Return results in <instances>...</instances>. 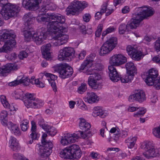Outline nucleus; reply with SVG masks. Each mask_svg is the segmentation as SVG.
Segmentation results:
<instances>
[{
  "label": "nucleus",
  "instance_id": "c9c22d12",
  "mask_svg": "<svg viewBox=\"0 0 160 160\" xmlns=\"http://www.w3.org/2000/svg\"><path fill=\"white\" fill-rule=\"evenodd\" d=\"M137 49L136 48H135L131 45H128L126 49V51L128 55L131 57L133 58L134 55H132L133 53H135L136 50Z\"/></svg>",
  "mask_w": 160,
  "mask_h": 160
},
{
  "label": "nucleus",
  "instance_id": "dca6fc26",
  "mask_svg": "<svg viewBox=\"0 0 160 160\" xmlns=\"http://www.w3.org/2000/svg\"><path fill=\"white\" fill-rule=\"evenodd\" d=\"M101 75L96 72L89 77L88 83L89 86L94 89H100L101 88Z\"/></svg>",
  "mask_w": 160,
  "mask_h": 160
},
{
  "label": "nucleus",
  "instance_id": "864d4df0",
  "mask_svg": "<svg viewBox=\"0 0 160 160\" xmlns=\"http://www.w3.org/2000/svg\"><path fill=\"white\" fill-rule=\"evenodd\" d=\"M102 123L104 125H105L104 127L101 128L100 130V133L101 136L102 137L104 138L105 137L104 133L105 131L107 130V128L106 126V123L105 122H102Z\"/></svg>",
  "mask_w": 160,
  "mask_h": 160
},
{
  "label": "nucleus",
  "instance_id": "bf43d9fd",
  "mask_svg": "<svg viewBox=\"0 0 160 160\" xmlns=\"http://www.w3.org/2000/svg\"><path fill=\"white\" fill-rule=\"evenodd\" d=\"M80 10H82L88 7V3L86 1H80Z\"/></svg>",
  "mask_w": 160,
  "mask_h": 160
},
{
  "label": "nucleus",
  "instance_id": "c85d7f7f",
  "mask_svg": "<svg viewBox=\"0 0 160 160\" xmlns=\"http://www.w3.org/2000/svg\"><path fill=\"white\" fill-rule=\"evenodd\" d=\"M93 60L90 57H88L86 58L83 62L81 64L79 68V71L81 72L82 70H86L87 68L90 67L92 65Z\"/></svg>",
  "mask_w": 160,
  "mask_h": 160
},
{
  "label": "nucleus",
  "instance_id": "9d476101",
  "mask_svg": "<svg viewBox=\"0 0 160 160\" xmlns=\"http://www.w3.org/2000/svg\"><path fill=\"white\" fill-rule=\"evenodd\" d=\"M158 76V71L156 69L152 68L149 70L145 80L146 84L149 86L153 85L156 89H160V77L156 79Z\"/></svg>",
  "mask_w": 160,
  "mask_h": 160
},
{
  "label": "nucleus",
  "instance_id": "774afa93",
  "mask_svg": "<svg viewBox=\"0 0 160 160\" xmlns=\"http://www.w3.org/2000/svg\"><path fill=\"white\" fill-rule=\"evenodd\" d=\"M151 40L152 38L150 36L146 35L144 38L143 41L144 43L148 44L151 41Z\"/></svg>",
  "mask_w": 160,
  "mask_h": 160
},
{
  "label": "nucleus",
  "instance_id": "39448f33",
  "mask_svg": "<svg viewBox=\"0 0 160 160\" xmlns=\"http://www.w3.org/2000/svg\"><path fill=\"white\" fill-rule=\"evenodd\" d=\"M46 4L41 6L39 11L38 16L37 18V20L38 22L42 23L48 22H65V18L64 16L58 13H48L45 15L48 10Z\"/></svg>",
  "mask_w": 160,
  "mask_h": 160
},
{
  "label": "nucleus",
  "instance_id": "6ab92c4d",
  "mask_svg": "<svg viewBox=\"0 0 160 160\" xmlns=\"http://www.w3.org/2000/svg\"><path fill=\"white\" fill-rule=\"evenodd\" d=\"M41 1L42 0H23L22 5L27 9L34 10L38 8Z\"/></svg>",
  "mask_w": 160,
  "mask_h": 160
},
{
  "label": "nucleus",
  "instance_id": "3c124183",
  "mask_svg": "<svg viewBox=\"0 0 160 160\" xmlns=\"http://www.w3.org/2000/svg\"><path fill=\"white\" fill-rule=\"evenodd\" d=\"M45 4L48 10H54L56 8V5L53 3L50 2L49 3H47Z\"/></svg>",
  "mask_w": 160,
  "mask_h": 160
},
{
  "label": "nucleus",
  "instance_id": "4468645a",
  "mask_svg": "<svg viewBox=\"0 0 160 160\" xmlns=\"http://www.w3.org/2000/svg\"><path fill=\"white\" fill-rule=\"evenodd\" d=\"M47 31L45 27H42L38 29L35 33L33 34L32 38L37 44H41L47 38L46 32Z\"/></svg>",
  "mask_w": 160,
  "mask_h": 160
},
{
  "label": "nucleus",
  "instance_id": "338daca9",
  "mask_svg": "<svg viewBox=\"0 0 160 160\" xmlns=\"http://www.w3.org/2000/svg\"><path fill=\"white\" fill-rule=\"evenodd\" d=\"M20 83L19 81L17 80L8 83V85L10 86H16Z\"/></svg>",
  "mask_w": 160,
  "mask_h": 160
},
{
  "label": "nucleus",
  "instance_id": "5fc2aeb1",
  "mask_svg": "<svg viewBox=\"0 0 160 160\" xmlns=\"http://www.w3.org/2000/svg\"><path fill=\"white\" fill-rule=\"evenodd\" d=\"M92 66L94 68V69L96 72H97L98 71L101 70L103 68V66L101 64L99 63L93 64L92 65Z\"/></svg>",
  "mask_w": 160,
  "mask_h": 160
},
{
  "label": "nucleus",
  "instance_id": "a19ab883",
  "mask_svg": "<svg viewBox=\"0 0 160 160\" xmlns=\"http://www.w3.org/2000/svg\"><path fill=\"white\" fill-rule=\"evenodd\" d=\"M116 30V28L114 27H110L104 31H103L102 33V36L104 37L107 34L114 32Z\"/></svg>",
  "mask_w": 160,
  "mask_h": 160
},
{
  "label": "nucleus",
  "instance_id": "6e6552de",
  "mask_svg": "<svg viewBox=\"0 0 160 160\" xmlns=\"http://www.w3.org/2000/svg\"><path fill=\"white\" fill-rule=\"evenodd\" d=\"M47 136L46 134L43 133L41 140L42 145H41L38 144L37 145L39 147V154L42 158L48 157L52 152V143L50 141H47L46 139Z\"/></svg>",
  "mask_w": 160,
  "mask_h": 160
},
{
  "label": "nucleus",
  "instance_id": "79ce46f5",
  "mask_svg": "<svg viewBox=\"0 0 160 160\" xmlns=\"http://www.w3.org/2000/svg\"><path fill=\"white\" fill-rule=\"evenodd\" d=\"M12 158L16 160H28L22 154L18 153H14L12 155Z\"/></svg>",
  "mask_w": 160,
  "mask_h": 160
},
{
  "label": "nucleus",
  "instance_id": "c03bdc74",
  "mask_svg": "<svg viewBox=\"0 0 160 160\" xmlns=\"http://www.w3.org/2000/svg\"><path fill=\"white\" fill-rule=\"evenodd\" d=\"M86 70H84V72L87 75H91L92 76L93 74H94L96 72L94 69V68L92 65Z\"/></svg>",
  "mask_w": 160,
  "mask_h": 160
},
{
  "label": "nucleus",
  "instance_id": "1a4fd4ad",
  "mask_svg": "<svg viewBox=\"0 0 160 160\" xmlns=\"http://www.w3.org/2000/svg\"><path fill=\"white\" fill-rule=\"evenodd\" d=\"M23 19L25 23L23 30L24 37L27 39H30L32 34V32L33 31L32 25L35 20V17L30 12L25 14Z\"/></svg>",
  "mask_w": 160,
  "mask_h": 160
},
{
  "label": "nucleus",
  "instance_id": "473e14b6",
  "mask_svg": "<svg viewBox=\"0 0 160 160\" xmlns=\"http://www.w3.org/2000/svg\"><path fill=\"white\" fill-rule=\"evenodd\" d=\"M137 138L136 137H130L126 139L125 142L128 143V147L129 148H132L135 146Z\"/></svg>",
  "mask_w": 160,
  "mask_h": 160
},
{
  "label": "nucleus",
  "instance_id": "ea45409f",
  "mask_svg": "<svg viewBox=\"0 0 160 160\" xmlns=\"http://www.w3.org/2000/svg\"><path fill=\"white\" fill-rule=\"evenodd\" d=\"M134 55L133 58L131 57L133 59L136 60H139L141 59L142 56V53L140 51H139L137 49L135 53H133L132 55Z\"/></svg>",
  "mask_w": 160,
  "mask_h": 160
},
{
  "label": "nucleus",
  "instance_id": "423d86ee",
  "mask_svg": "<svg viewBox=\"0 0 160 160\" xmlns=\"http://www.w3.org/2000/svg\"><path fill=\"white\" fill-rule=\"evenodd\" d=\"M7 0H0V6L2 8L0 14L5 20H8L17 15L20 10L18 5L10 3H5Z\"/></svg>",
  "mask_w": 160,
  "mask_h": 160
},
{
  "label": "nucleus",
  "instance_id": "f704fd0d",
  "mask_svg": "<svg viewBox=\"0 0 160 160\" xmlns=\"http://www.w3.org/2000/svg\"><path fill=\"white\" fill-rule=\"evenodd\" d=\"M31 83L35 84L38 87L42 88L44 87V84L39 81L38 79H35L34 77L31 78Z\"/></svg>",
  "mask_w": 160,
  "mask_h": 160
},
{
  "label": "nucleus",
  "instance_id": "13d9d810",
  "mask_svg": "<svg viewBox=\"0 0 160 160\" xmlns=\"http://www.w3.org/2000/svg\"><path fill=\"white\" fill-rule=\"evenodd\" d=\"M154 48L157 52L160 51V37L156 41L154 45Z\"/></svg>",
  "mask_w": 160,
  "mask_h": 160
},
{
  "label": "nucleus",
  "instance_id": "bb28decb",
  "mask_svg": "<svg viewBox=\"0 0 160 160\" xmlns=\"http://www.w3.org/2000/svg\"><path fill=\"white\" fill-rule=\"evenodd\" d=\"M9 144L10 148L13 151H17L20 148L18 141L13 136H11L10 137Z\"/></svg>",
  "mask_w": 160,
  "mask_h": 160
},
{
  "label": "nucleus",
  "instance_id": "5701e85b",
  "mask_svg": "<svg viewBox=\"0 0 160 160\" xmlns=\"http://www.w3.org/2000/svg\"><path fill=\"white\" fill-rule=\"evenodd\" d=\"M63 138L67 141L69 144L75 142L79 138L78 133H66Z\"/></svg>",
  "mask_w": 160,
  "mask_h": 160
},
{
  "label": "nucleus",
  "instance_id": "4c0bfd02",
  "mask_svg": "<svg viewBox=\"0 0 160 160\" xmlns=\"http://www.w3.org/2000/svg\"><path fill=\"white\" fill-rule=\"evenodd\" d=\"M22 130L23 131H26L29 127L28 121L24 120L22 121L20 124Z\"/></svg>",
  "mask_w": 160,
  "mask_h": 160
},
{
  "label": "nucleus",
  "instance_id": "f03ea898",
  "mask_svg": "<svg viewBox=\"0 0 160 160\" xmlns=\"http://www.w3.org/2000/svg\"><path fill=\"white\" fill-rule=\"evenodd\" d=\"M64 23L52 22L47 24V31L52 36L51 43L54 46L62 45L68 42L69 36L64 34L67 31V27L63 26L62 24Z\"/></svg>",
  "mask_w": 160,
  "mask_h": 160
},
{
  "label": "nucleus",
  "instance_id": "09e8293b",
  "mask_svg": "<svg viewBox=\"0 0 160 160\" xmlns=\"http://www.w3.org/2000/svg\"><path fill=\"white\" fill-rule=\"evenodd\" d=\"M45 77H47V80L48 82H50L51 80H54L57 78V76L49 73H46L45 74Z\"/></svg>",
  "mask_w": 160,
  "mask_h": 160
},
{
  "label": "nucleus",
  "instance_id": "4d7b16f0",
  "mask_svg": "<svg viewBox=\"0 0 160 160\" xmlns=\"http://www.w3.org/2000/svg\"><path fill=\"white\" fill-rule=\"evenodd\" d=\"M47 132L50 135L54 136L56 134L57 130L54 127L51 126Z\"/></svg>",
  "mask_w": 160,
  "mask_h": 160
},
{
  "label": "nucleus",
  "instance_id": "0e129e2a",
  "mask_svg": "<svg viewBox=\"0 0 160 160\" xmlns=\"http://www.w3.org/2000/svg\"><path fill=\"white\" fill-rule=\"evenodd\" d=\"M113 7L112 5L109 6L107 9V11L106 12V15L108 16L111 13L113 12V9H112V7Z\"/></svg>",
  "mask_w": 160,
  "mask_h": 160
},
{
  "label": "nucleus",
  "instance_id": "f8f14e48",
  "mask_svg": "<svg viewBox=\"0 0 160 160\" xmlns=\"http://www.w3.org/2000/svg\"><path fill=\"white\" fill-rule=\"evenodd\" d=\"M127 70V74L122 77H120L119 80L122 83L131 82L133 79L134 74L137 73V69L134 63L132 62H128L126 64Z\"/></svg>",
  "mask_w": 160,
  "mask_h": 160
},
{
  "label": "nucleus",
  "instance_id": "c756f323",
  "mask_svg": "<svg viewBox=\"0 0 160 160\" xmlns=\"http://www.w3.org/2000/svg\"><path fill=\"white\" fill-rule=\"evenodd\" d=\"M0 101L2 104L5 108H9L12 111L16 110L14 106H10L7 100L6 97L5 96H1Z\"/></svg>",
  "mask_w": 160,
  "mask_h": 160
},
{
  "label": "nucleus",
  "instance_id": "58836bf2",
  "mask_svg": "<svg viewBox=\"0 0 160 160\" xmlns=\"http://www.w3.org/2000/svg\"><path fill=\"white\" fill-rule=\"evenodd\" d=\"M80 1L74 0L71 3V5L74 9V10H76L78 12L80 10Z\"/></svg>",
  "mask_w": 160,
  "mask_h": 160
},
{
  "label": "nucleus",
  "instance_id": "9b49d317",
  "mask_svg": "<svg viewBox=\"0 0 160 160\" xmlns=\"http://www.w3.org/2000/svg\"><path fill=\"white\" fill-rule=\"evenodd\" d=\"M117 44V39L112 37L105 42L101 47L100 55L104 56L110 52L116 46Z\"/></svg>",
  "mask_w": 160,
  "mask_h": 160
},
{
  "label": "nucleus",
  "instance_id": "412c9836",
  "mask_svg": "<svg viewBox=\"0 0 160 160\" xmlns=\"http://www.w3.org/2000/svg\"><path fill=\"white\" fill-rule=\"evenodd\" d=\"M17 69L18 66L15 64H7L2 68H0V74L4 75L5 73H8L12 70H16Z\"/></svg>",
  "mask_w": 160,
  "mask_h": 160
},
{
  "label": "nucleus",
  "instance_id": "4be33fe9",
  "mask_svg": "<svg viewBox=\"0 0 160 160\" xmlns=\"http://www.w3.org/2000/svg\"><path fill=\"white\" fill-rule=\"evenodd\" d=\"M84 101L89 103H92L97 102L99 98L94 92H88L84 98Z\"/></svg>",
  "mask_w": 160,
  "mask_h": 160
},
{
  "label": "nucleus",
  "instance_id": "de8ad7c7",
  "mask_svg": "<svg viewBox=\"0 0 160 160\" xmlns=\"http://www.w3.org/2000/svg\"><path fill=\"white\" fill-rule=\"evenodd\" d=\"M66 12L68 15L70 14L74 15L77 12L76 10H74V9L73 8L71 5L67 8Z\"/></svg>",
  "mask_w": 160,
  "mask_h": 160
},
{
  "label": "nucleus",
  "instance_id": "e2e57ef3",
  "mask_svg": "<svg viewBox=\"0 0 160 160\" xmlns=\"http://www.w3.org/2000/svg\"><path fill=\"white\" fill-rule=\"evenodd\" d=\"M91 17V15L89 13H86L83 16V20L86 22L89 21Z\"/></svg>",
  "mask_w": 160,
  "mask_h": 160
},
{
  "label": "nucleus",
  "instance_id": "0eeeda50",
  "mask_svg": "<svg viewBox=\"0 0 160 160\" xmlns=\"http://www.w3.org/2000/svg\"><path fill=\"white\" fill-rule=\"evenodd\" d=\"M81 150L78 145L73 144L64 148L60 153L62 158L78 159L81 156Z\"/></svg>",
  "mask_w": 160,
  "mask_h": 160
},
{
  "label": "nucleus",
  "instance_id": "69168bd1",
  "mask_svg": "<svg viewBox=\"0 0 160 160\" xmlns=\"http://www.w3.org/2000/svg\"><path fill=\"white\" fill-rule=\"evenodd\" d=\"M51 84L53 90L54 92L57 91V86L54 80H51L50 82H48Z\"/></svg>",
  "mask_w": 160,
  "mask_h": 160
},
{
  "label": "nucleus",
  "instance_id": "2f4dec72",
  "mask_svg": "<svg viewBox=\"0 0 160 160\" xmlns=\"http://www.w3.org/2000/svg\"><path fill=\"white\" fill-rule=\"evenodd\" d=\"M43 102L38 99H35L29 107V108H39L43 106Z\"/></svg>",
  "mask_w": 160,
  "mask_h": 160
},
{
  "label": "nucleus",
  "instance_id": "f257e3e1",
  "mask_svg": "<svg viewBox=\"0 0 160 160\" xmlns=\"http://www.w3.org/2000/svg\"><path fill=\"white\" fill-rule=\"evenodd\" d=\"M137 12L132 14V18L127 25L124 23L121 24L118 28L119 34H123L127 30L129 32L130 29H136L140 25L141 22L147 17L153 14L151 8L143 6L138 8Z\"/></svg>",
  "mask_w": 160,
  "mask_h": 160
},
{
  "label": "nucleus",
  "instance_id": "393cba45",
  "mask_svg": "<svg viewBox=\"0 0 160 160\" xmlns=\"http://www.w3.org/2000/svg\"><path fill=\"white\" fill-rule=\"evenodd\" d=\"M92 115L95 117L99 116L101 118H104L107 115V114L104 112L101 107L98 106L94 108Z\"/></svg>",
  "mask_w": 160,
  "mask_h": 160
},
{
  "label": "nucleus",
  "instance_id": "72a5a7b5",
  "mask_svg": "<svg viewBox=\"0 0 160 160\" xmlns=\"http://www.w3.org/2000/svg\"><path fill=\"white\" fill-rule=\"evenodd\" d=\"M39 137V135L37 132H31L29 136L30 140L28 143L29 144H32L34 141L38 140Z\"/></svg>",
  "mask_w": 160,
  "mask_h": 160
},
{
  "label": "nucleus",
  "instance_id": "680f3d73",
  "mask_svg": "<svg viewBox=\"0 0 160 160\" xmlns=\"http://www.w3.org/2000/svg\"><path fill=\"white\" fill-rule=\"evenodd\" d=\"M31 132H37L36 129V125L35 122L33 121H31Z\"/></svg>",
  "mask_w": 160,
  "mask_h": 160
},
{
  "label": "nucleus",
  "instance_id": "aec40b11",
  "mask_svg": "<svg viewBox=\"0 0 160 160\" xmlns=\"http://www.w3.org/2000/svg\"><path fill=\"white\" fill-rule=\"evenodd\" d=\"M80 121L79 123V127L80 129L83 131H79L78 132L80 133L81 137L85 138L83 136L84 132L89 130L91 127V124L87 122L84 118H80L79 119Z\"/></svg>",
  "mask_w": 160,
  "mask_h": 160
},
{
  "label": "nucleus",
  "instance_id": "6e6d98bb",
  "mask_svg": "<svg viewBox=\"0 0 160 160\" xmlns=\"http://www.w3.org/2000/svg\"><path fill=\"white\" fill-rule=\"evenodd\" d=\"M108 3L107 2H104L102 6L100 11L103 14L105 12L107 9V6H108Z\"/></svg>",
  "mask_w": 160,
  "mask_h": 160
},
{
  "label": "nucleus",
  "instance_id": "2eb2a0df",
  "mask_svg": "<svg viewBox=\"0 0 160 160\" xmlns=\"http://www.w3.org/2000/svg\"><path fill=\"white\" fill-rule=\"evenodd\" d=\"M56 69L57 72L59 74L60 77L62 78L70 77L73 72L72 68L66 64L60 65Z\"/></svg>",
  "mask_w": 160,
  "mask_h": 160
},
{
  "label": "nucleus",
  "instance_id": "7ed1b4c3",
  "mask_svg": "<svg viewBox=\"0 0 160 160\" xmlns=\"http://www.w3.org/2000/svg\"><path fill=\"white\" fill-rule=\"evenodd\" d=\"M16 37L15 33L12 30L4 29L0 31V40L5 42L3 46L0 47V53L10 51L16 44Z\"/></svg>",
  "mask_w": 160,
  "mask_h": 160
},
{
  "label": "nucleus",
  "instance_id": "e433bc0d",
  "mask_svg": "<svg viewBox=\"0 0 160 160\" xmlns=\"http://www.w3.org/2000/svg\"><path fill=\"white\" fill-rule=\"evenodd\" d=\"M87 88V85L86 83L84 82L82 83L78 87L77 90V92L80 94H82L85 92Z\"/></svg>",
  "mask_w": 160,
  "mask_h": 160
},
{
  "label": "nucleus",
  "instance_id": "a211bd4d",
  "mask_svg": "<svg viewBox=\"0 0 160 160\" xmlns=\"http://www.w3.org/2000/svg\"><path fill=\"white\" fill-rule=\"evenodd\" d=\"M146 99L145 93L143 91L138 89L136 90L134 94L129 96L128 100L131 102L137 101L141 102L145 100Z\"/></svg>",
  "mask_w": 160,
  "mask_h": 160
},
{
  "label": "nucleus",
  "instance_id": "f3484780",
  "mask_svg": "<svg viewBox=\"0 0 160 160\" xmlns=\"http://www.w3.org/2000/svg\"><path fill=\"white\" fill-rule=\"evenodd\" d=\"M75 51L71 47H66L61 49L59 52L58 59L60 61L64 60L68 57L72 58L74 56Z\"/></svg>",
  "mask_w": 160,
  "mask_h": 160
},
{
  "label": "nucleus",
  "instance_id": "a878e982",
  "mask_svg": "<svg viewBox=\"0 0 160 160\" xmlns=\"http://www.w3.org/2000/svg\"><path fill=\"white\" fill-rule=\"evenodd\" d=\"M8 128L11 130L12 133L15 135L19 136L21 134L20 131L18 126L12 123L11 122H9L7 125Z\"/></svg>",
  "mask_w": 160,
  "mask_h": 160
},
{
  "label": "nucleus",
  "instance_id": "a18cd8bd",
  "mask_svg": "<svg viewBox=\"0 0 160 160\" xmlns=\"http://www.w3.org/2000/svg\"><path fill=\"white\" fill-rule=\"evenodd\" d=\"M153 134L156 137L160 138V125L153 129Z\"/></svg>",
  "mask_w": 160,
  "mask_h": 160
},
{
  "label": "nucleus",
  "instance_id": "7c9ffc66",
  "mask_svg": "<svg viewBox=\"0 0 160 160\" xmlns=\"http://www.w3.org/2000/svg\"><path fill=\"white\" fill-rule=\"evenodd\" d=\"M8 112L5 110L1 111L0 114V120L2 124L5 126H7L8 123V119L7 117Z\"/></svg>",
  "mask_w": 160,
  "mask_h": 160
},
{
  "label": "nucleus",
  "instance_id": "052dcab7",
  "mask_svg": "<svg viewBox=\"0 0 160 160\" xmlns=\"http://www.w3.org/2000/svg\"><path fill=\"white\" fill-rule=\"evenodd\" d=\"M18 56L20 59H22L28 56V53L25 51H22L20 52Z\"/></svg>",
  "mask_w": 160,
  "mask_h": 160
},
{
  "label": "nucleus",
  "instance_id": "b1692460",
  "mask_svg": "<svg viewBox=\"0 0 160 160\" xmlns=\"http://www.w3.org/2000/svg\"><path fill=\"white\" fill-rule=\"evenodd\" d=\"M51 47V44L48 43L42 47V54L43 58L47 60H49L51 58L50 51Z\"/></svg>",
  "mask_w": 160,
  "mask_h": 160
},
{
  "label": "nucleus",
  "instance_id": "cd10ccee",
  "mask_svg": "<svg viewBox=\"0 0 160 160\" xmlns=\"http://www.w3.org/2000/svg\"><path fill=\"white\" fill-rule=\"evenodd\" d=\"M25 100L24 101V103L26 106L29 108V107L36 98L35 97L33 94L27 93L25 95Z\"/></svg>",
  "mask_w": 160,
  "mask_h": 160
},
{
  "label": "nucleus",
  "instance_id": "8fccbe9b",
  "mask_svg": "<svg viewBox=\"0 0 160 160\" xmlns=\"http://www.w3.org/2000/svg\"><path fill=\"white\" fill-rule=\"evenodd\" d=\"M24 93L21 90H18L15 92V97L17 99H22L24 96Z\"/></svg>",
  "mask_w": 160,
  "mask_h": 160
},
{
  "label": "nucleus",
  "instance_id": "ddd939ff",
  "mask_svg": "<svg viewBox=\"0 0 160 160\" xmlns=\"http://www.w3.org/2000/svg\"><path fill=\"white\" fill-rule=\"evenodd\" d=\"M140 147L141 148L145 151L143 154L147 158L155 157L159 153L157 149L154 148L152 143L150 142L145 141L142 142Z\"/></svg>",
  "mask_w": 160,
  "mask_h": 160
},
{
  "label": "nucleus",
  "instance_id": "49530a36",
  "mask_svg": "<svg viewBox=\"0 0 160 160\" xmlns=\"http://www.w3.org/2000/svg\"><path fill=\"white\" fill-rule=\"evenodd\" d=\"M31 78L30 79L27 77H23L20 80L19 82L20 83H23L24 85L27 86L28 85L30 82L31 83Z\"/></svg>",
  "mask_w": 160,
  "mask_h": 160
},
{
  "label": "nucleus",
  "instance_id": "603ef678",
  "mask_svg": "<svg viewBox=\"0 0 160 160\" xmlns=\"http://www.w3.org/2000/svg\"><path fill=\"white\" fill-rule=\"evenodd\" d=\"M103 26L102 24H99L97 28V29L95 32V35L97 37H99L102 31Z\"/></svg>",
  "mask_w": 160,
  "mask_h": 160
},
{
  "label": "nucleus",
  "instance_id": "37998d69",
  "mask_svg": "<svg viewBox=\"0 0 160 160\" xmlns=\"http://www.w3.org/2000/svg\"><path fill=\"white\" fill-rule=\"evenodd\" d=\"M138 112L134 114V116L135 117H138V116L144 115L146 112V110L144 108H138Z\"/></svg>",
  "mask_w": 160,
  "mask_h": 160
},
{
  "label": "nucleus",
  "instance_id": "20e7f679",
  "mask_svg": "<svg viewBox=\"0 0 160 160\" xmlns=\"http://www.w3.org/2000/svg\"><path fill=\"white\" fill-rule=\"evenodd\" d=\"M127 61L126 58L121 54L113 55L110 58L111 65L108 67L109 75L111 80L114 82L119 80L120 77L114 66H118Z\"/></svg>",
  "mask_w": 160,
  "mask_h": 160
}]
</instances>
